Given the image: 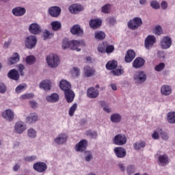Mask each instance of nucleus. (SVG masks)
<instances>
[{"label":"nucleus","mask_w":175,"mask_h":175,"mask_svg":"<svg viewBox=\"0 0 175 175\" xmlns=\"http://www.w3.org/2000/svg\"><path fill=\"white\" fill-rule=\"evenodd\" d=\"M85 46V43L83 40H72L69 41V40L65 38L63 40L62 48L70 49L71 50H75V51H81V47Z\"/></svg>","instance_id":"f257e3e1"},{"label":"nucleus","mask_w":175,"mask_h":175,"mask_svg":"<svg viewBox=\"0 0 175 175\" xmlns=\"http://www.w3.org/2000/svg\"><path fill=\"white\" fill-rule=\"evenodd\" d=\"M143 25V21L140 17H135L133 19L130 20L127 23V27L131 31H135Z\"/></svg>","instance_id":"f03ea898"},{"label":"nucleus","mask_w":175,"mask_h":175,"mask_svg":"<svg viewBox=\"0 0 175 175\" xmlns=\"http://www.w3.org/2000/svg\"><path fill=\"white\" fill-rule=\"evenodd\" d=\"M46 62L51 68H57L59 65V57L57 55H49L46 57Z\"/></svg>","instance_id":"7ed1b4c3"},{"label":"nucleus","mask_w":175,"mask_h":175,"mask_svg":"<svg viewBox=\"0 0 175 175\" xmlns=\"http://www.w3.org/2000/svg\"><path fill=\"white\" fill-rule=\"evenodd\" d=\"M37 42L38 40L35 36H29L25 39V44L27 49H31L36 47Z\"/></svg>","instance_id":"20e7f679"},{"label":"nucleus","mask_w":175,"mask_h":175,"mask_svg":"<svg viewBox=\"0 0 175 175\" xmlns=\"http://www.w3.org/2000/svg\"><path fill=\"white\" fill-rule=\"evenodd\" d=\"M126 140L127 139L125 135L118 134L114 137L113 143L116 146H124V144H126Z\"/></svg>","instance_id":"39448f33"},{"label":"nucleus","mask_w":175,"mask_h":175,"mask_svg":"<svg viewBox=\"0 0 175 175\" xmlns=\"http://www.w3.org/2000/svg\"><path fill=\"white\" fill-rule=\"evenodd\" d=\"M33 169L38 173H43L47 170V164L44 162L39 161L33 165Z\"/></svg>","instance_id":"423d86ee"},{"label":"nucleus","mask_w":175,"mask_h":175,"mask_svg":"<svg viewBox=\"0 0 175 175\" xmlns=\"http://www.w3.org/2000/svg\"><path fill=\"white\" fill-rule=\"evenodd\" d=\"M157 42L155 36L149 35L145 39L144 46L148 50L154 46V44Z\"/></svg>","instance_id":"0eeeda50"},{"label":"nucleus","mask_w":175,"mask_h":175,"mask_svg":"<svg viewBox=\"0 0 175 175\" xmlns=\"http://www.w3.org/2000/svg\"><path fill=\"white\" fill-rule=\"evenodd\" d=\"M68 10L70 13H72V14H77L78 13H80V12L84 10V7L80 4H72L69 6Z\"/></svg>","instance_id":"6e6552de"},{"label":"nucleus","mask_w":175,"mask_h":175,"mask_svg":"<svg viewBox=\"0 0 175 175\" xmlns=\"http://www.w3.org/2000/svg\"><path fill=\"white\" fill-rule=\"evenodd\" d=\"M29 31L32 35H39L42 32V27L38 23H32L29 27Z\"/></svg>","instance_id":"1a4fd4ad"},{"label":"nucleus","mask_w":175,"mask_h":175,"mask_svg":"<svg viewBox=\"0 0 175 175\" xmlns=\"http://www.w3.org/2000/svg\"><path fill=\"white\" fill-rule=\"evenodd\" d=\"M87 96L90 99H95L99 96V90L94 87L89 88L87 90Z\"/></svg>","instance_id":"9d476101"},{"label":"nucleus","mask_w":175,"mask_h":175,"mask_svg":"<svg viewBox=\"0 0 175 175\" xmlns=\"http://www.w3.org/2000/svg\"><path fill=\"white\" fill-rule=\"evenodd\" d=\"M87 146H88V142H87V139H81L78 144H76L75 150L78 152H81L85 151V150L87 148Z\"/></svg>","instance_id":"9b49d317"},{"label":"nucleus","mask_w":175,"mask_h":175,"mask_svg":"<svg viewBox=\"0 0 175 175\" xmlns=\"http://www.w3.org/2000/svg\"><path fill=\"white\" fill-rule=\"evenodd\" d=\"M134 79L137 83H144L147 80V75L143 71H139L134 75Z\"/></svg>","instance_id":"f8f14e48"},{"label":"nucleus","mask_w":175,"mask_h":175,"mask_svg":"<svg viewBox=\"0 0 175 175\" xmlns=\"http://www.w3.org/2000/svg\"><path fill=\"white\" fill-rule=\"evenodd\" d=\"M161 48L165 50L170 49V46H172V38L169 36L163 38L161 40Z\"/></svg>","instance_id":"ddd939ff"},{"label":"nucleus","mask_w":175,"mask_h":175,"mask_svg":"<svg viewBox=\"0 0 175 175\" xmlns=\"http://www.w3.org/2000/svg\"><path fill=\"white\" fill-rule=\"evenodd\" d=\"M27 10L23 7H16L12 10V13L14 16L16 17H21L25 14Z\"/></svg>","instance_id":"4468645a"},{"label":"nucleus","mask_w":175,"mask_h":175,"mask_svg":"<svg viewBox=\"0 0 175 175\" xmlns=\"http://www.w3.org/2000/svg\"><path fill=\"white\" fill-rule=\"evenodd\" d=\"M64 96L66 98V102H68V103H72V102H73V100H75V92H73V90H72V89H70L68 90H66V92H64Z\"/></svg>","instance_id":"2eb2a0df"},{"label":"nucleus","mask_w":175,"mask_h":175,"mask_svg":"<svg viewBox=\"0 0 175 175\" xmlns=\"http://www.w3.org/2000/svg\"><path fill=\"white\" fill-rule=\"evenodd\" d=\"M49 13L51 17H58L61 14V8L58 6L51 7L49 9Z\"/></svg>","instance_id":"dca6fc26"},{"label":"nucleus","mask_w":175,"mask_h":175,"mask_svg":"<svg viewBox=\"0 0 175 175\" xmlns=\"http://www.w3.org/2000/svg\"><path fill=\"white\" fill-rule=\"evenodd\" d=\"M14 129L17 133L21 134L27 130V126L23 122H17L15 124Z\"/></svg>","instance_id":"f3484780"},{"label":"nucleus","mask_w":175,"mask_h":175,"mask_svg":"<svg viewBox=\"0 0 175 175\" xmlns=\"http://www.w3.org/2000/svg\"><path fill=\"white\" fill-rule=\"evenodd\" d=\"M59 88L64 92L72 89V85L68 81L62 79L59 82Z\"/></svg>","instance_id":"a211bd4d"},{"label":"nucleus","mask_w":175,"mask_h":175,"mask_svg":"<svg viewBox=\"0 0 175 175\" xmlns=\"http://www.w3.org/2000/svg\"><path fill=\"white\" fill-rule=\"evenodd\" d=\"M144 64H146V60H144V59L142 57H137L133 63V68H135V69H139V68L144 66Z\"/></svg>","instance_id":"6ab92c4d"},{"label":"nucleus","mask_w":175,"mask_h":175,"mask_svg":"<svg viewBox=\"0 0 175 175\" xmlns=\"http://www.w3.org/2000/svg\"><path fill=\"white\" fill-rule=\"evenodd\" d=\"M8 77L12 80H15V81H17L20 79V75L18 74V71L17 70L12 69L8 73Z\"/></svg>","instance_id":"aec40b11"},{"label":"nucleus","mask_w":175,"mask_h":175,"mask_svg":"<svg viewBox=\"0 0 175 175\" xmlns=\"http://www.w3.org/2000/svg\"><path fill=\"white\" fill-rule=\"evenodd\" d=\"M135 57H136V53L134 52V51L132 49H129L126 52V54L124 57V61L125 62L129 63L133 59H135Z\"/></svg>","instance_id":"412c9836"},{"label":"nucleus","mask_w":175,"mask_h":175,"mask_svg":"<svg viewBox=\"0 0 175 175\" xmlns=\"http://www.w3.org/2000/svg\"><path fill=\"white\" fill-rule=\"evenodd\" d=\"M114 152L118 158H124L126 156V150L125 148L122 147L115 148Z\"/></svg>","instance_id":"4be33fe9"},{"label":"nucleus","mask_w":175,"mask_h":175,"mask_svg":"<svg viewBox=\"0 0 175 175\" xmlns=\"http://www.w3.org/2000/svg\"><path fill=\"white\" fill-rule=\"evenodd\" d=\"M66 140H68V135L65 133L59 134L58 137L55 139V143L57 144H64V143H66Z\"/></svg>","instance_id":"5701e85b"},{"label":"nucleus","mask_w":175,"mask_h":175,"mask_svg":"<svg viewBox=\"0 0 175 175\" xmlns=\"http://www.w3.org/2000/svg\"><path fill=\"white\" fill-rule=\"evenodd\" d=\"M2 117L8 121H12L14 118V113L12 110H5L2 113Z\"/></svg>","instance_id":"b1692460"},{"label":"nucleus","mask_w":175,"mask_h":175,"mask_svg":"<svg viewBox=\"0 0 175 175\" xmlns=\"http://www.w3.org/2000/svg\"><path fill=\"white\" fill-rule=\"evenodd\" d=\"M89 24L92 29H96L102 25V21L100 19H92Z\"/></svg>","instance_id":"393cba45"},{"label":"nucleus","mask_w":175,"mask_h":175,"mask_svg":"<svg viewBox=\"0 0 175 175\" xmlns=\"http://www.w3.org/2000/svg\"><path fill=\"white\" fill-rule=\"evenodd\" d=\"M20 61V55L17 53H14L12 57L8 58L9 65H14Z\"/></svg>","instance_id":"a878e982"},{"label":"nucleus","mask_w":175,"mask_h":175,"mask_svg":"<svg viewBox=\"0 0 175 175\" xmlns=\"http://www.w3.org/2000/svg\"><path fill=\"white\" fill-rule=\"evenodd\" d=\"M70 32L72 35H78V36L83 33V29H81V27L79 25H74L70 29Z\"/></svg>","instance_id":"bb28decb"},{"label":"nucleus","mask_w":175,"mask_h":175,"mask_svg":"<svg viewBox=\"0 0 175 175\" xmlns=\"http://www.w3.org/2000/svg\"><path fill=\"white\" fill-rule=\"evenodd\" d=\"M161 92L162 95L165 96H169L172 94V88L167 85H163L161 88Z\"/></svg>","instance_id":"cd10ccee"},{"label":"nucleus","mask_w":175,"mask_h":175,"mask_svg":"<svg viewBox=\"0 0 175 175\" xmlns=\"http://www.w3.org/2000/svg\"><path fill=\"white\" fill-rule=\"evenodd\" d=\"M83 70L84 75L86 77H91V76H94V75H95V70L89 66H85Z\"/></svg>","instance_id":"c85d7f7f"},{"label":"nucleus","mask_w":175,"mask_h":175,"mask_svg":"<svg viewBox=\"0 0 175 175\" xmlns=\"http://www.w3.org/2000/svg\"><path fill=\"white\" fill-rule=\"evenodd\" d=\"M40 88H43L44 91H49L51 89V81L49 80L42 81L40 83Z\"/></svg>","instance_id":"c756f323"},{"label":"nucleus","mask_w":175,"mask_h":175,"mask_svg":"<svg viewBox=\"0 0 175 175\" xmlns=\"http://www.w3.org/2000/svg\"><path fill=\"white\" fill-rule=\"evenodd\" d=\"M46 100L51 103H55V102L59 100V96L57 93H53L51 96H46Z\"/></svg>","instance_id":"7c9ffc66"},{"label":"nucleus","mask_w":175,"mask_h":175,"mask_svg":"<svg viewBox=\"0 0 175 175\" xmlns=\"http://www.w3.org/2000/svg\"><path fill=\"white\" fill-rule=\"evenodd\" d=\"M118 65V64L117 62L112 60L107 63L106 68L108 70H113V69H116V68H117Z\"/></svg>","instance_id":"2f4dec72"},{"label":"nucleus","mask_w":175,"mask_h":175,"mask_svg":"<svg viewBox=\"0 0 175 175\" xmlns=\"http://www.w3.org/2000/svg\"><path fill=\"white\" fill-rule=\"evenodd\" d=\"M38 120V115L33 113L26 118V121L28 124H33Z\"/></svg>","instance_id":"473e14b6"},{"label":"nucleus","mask_w":175,"mask_h":175,"mask_svg":"<svg viewBox=\"0 0 175 175\" xmlns=\"http://www.w3.org/2000/svg\"><path fill=\"white\" fill-rule=\"evenodd\" d=\"M107 46V42H103V43L100 44L98 46V53H102L103 54H105L106 53Z\"/></svg>","instance_id":"72a5a7b5"},{"label":"nucleus","mask_w":175,"mask_h":175,"mask_svg":"<svg viewBox=\"0 0 175 175\" xmlns=\"http://www.w3.org/2000/svg\"><path fill=\"white\" fill-rule=\"evenodd\" d=\"M95 39H97L98 40H103L105 38H106V33L103 31H96L94 34Z\"/></svg>","instance_id":"f704fd0d"},{"label":"nucleus","mask_w":175,"mask_h":175,"mask_svg":"<svg viewBox=\"0 0 175 175\" xmlns=\"http://www.w3.org/2000/svg\"><path fill=\"white\" fill-rule=\"evenodd\" d=\"M51 25L52 27L53 31H59V29H61V27H62L61 22H58V21L52 22L51 23Z\"/></svg>","instance_id":"c9c22d12"},{"label":"nucleus","mask_w":175,"mask_h":175,"mask_svg":"<svg viewBox=\"0 0 175 175\" xmlns=\"http://www.w3.org/2000/svg\"><path fill=\"white\" fill-rule=\"evenodd\" d=\"M111 121L113 123H118L121 122V115L113 113L111 116Z\"/></svg>","instance_id":"e433bc0d"},{"label":"nucleus","mask_w":175,"mask_h":175,"mask_svg":"<svg viewBox=\"0 0 175 175\" xmlns=\"http://www.w3.org/2000/svg\"><path fill=\"white\" fill-rule=\"evenodd\" d=\"M146 147V143L143 141H140L139 142H135L133 144L134 150H139L140 148H144Z\"/></svg>","instance_id":"4c0bfd02"},{"label":"nucleus","mask_w":175,"mask_h":175,"mask_svg":"<svg viewBox=\"0 0 175 175\" xmlns=\"http://www.w3.org/2000/svg\"><path fill=\"white\" fill-rule=\"evenodd\" d=\"M167 120L170 124H175V112L168 113Z\"/></svg>","instance_id":"58836bf2"},{"label":"nucleus","mask_w":175,"mask_h":175,"mask_svg":"<svg viewBox=\"0 0 175 175\" xmlns=\"http://www.w3.org/2000/svg\"><path fill=\"white\" fill-rule=\"evenodd\" d=\"M159 161L160 163H162L163 165H166V163H169V157H167V155L166 154L160 155L159 157Z\"/></svg>","instance_id":"ea45409f"},{"label":"nucleus","mask_w":175,"mask_h":175,"mask_svg":"<svg viewBox=\"0 0 175 175\" xmlns=\"http://www.w3.org/2000/svg\"><path fill=\"white\" fill-rule=\"evenodd\" d=\"M35 95L33 93H27L20 96L21 100H25L27 99H33Z\"/></svg>","instance_id":"a19ab883"},{"label":"nucleus","mask_w":175,"mask_h":175,"mask_svg":"<svg viewBox=\"0 0 175 175\" xmlns=\"http://www.w3.org/2000/svg\"><path fill=\"white\" fill-rule=\"evenodd\" d=\"M86 136H90L91 139H96L98 137V133L96 131H92L91 130H88L85 131Z\"/></svg>","instance_id":"79ce46f5"},{"label":"nucleus","mask_w":175,"mask_h":175,"mask_svg":"<svg viewBox=\"0 0 175 175\" xmlns=\"http://www.w3.org/2000/svg\"><path fill=\"white\" fill-rule=\"evenodd\" d=\"M24 161L25 162H34V161H36V159H38V157H36V155H33V156H27L25 157H24Z\"/></svg>","instance_id":"37998d69"},{"label":"nucleus","mask_w":175,"mask_h":175,"mask_svg":"<svg viewBox=\"0 0 175 175\" xmlns=\"http://www.w3.org/2000/svg\"><path fill=\"white\" fill-rule=\"evenodd\" d=\"M27 136L31 137V139H35L36 137V131L33 129H29L27 130Z\"/></svg>","instance_id":"c03bdc74"},{"label":"nucleus","mask_w":175,"mask_h":175,"mask_svg":"<svg viewBox=\"0 0 175 175\" xmlns=\"http://www.w3.org/2000/svg\"><path fill=\"white\" fill-rule=\"evenodd\" d=\"M43 36H44V40H46V39H50L53 38L54 36V33H50L49 30H45L43 33Z\"/></svg>","instance_id":"a18cd8bd"},{"label":"nucleus","mask_w":175,"mask_h":175,"mask_svg":"<svg viewBox=\"0 0 175 175\" xmlns=\"http://www.w3.org/2000/svg\"><path fill=\"white\" fill-rule=\"evenodd\" d=\"M113 51H114V45H111L107 42L105 53H107V54H110L113 53Z\"/></svg>","instance_id":"49530a36"},{"label":"nucleus","mask_w":175,"mask_h":175,"mask_svg":"<svg viewBox=\"0 0 175 175\" xmlns=\"http://www.w3.org/2000/svg\"><path fill=\"white\" fill-rule=\"evenodd\" d=\"M163 69H165V63H160L154 67L156 72H161L163 70Z\"/></svg>","instance_id":"de8ad7c7"},{"label":"nucleus","mask_w":175,"mask_h":175,"mask_svg":"<svg viewBox=\"0 0 175 175\" xmlns=\"http://www.w3.org/2000/svg\"><path fill=\"white\" fill-rule=\"evenodd\" d=\"M35 61H36L35 57H33V56H28L26 58V63L28 65H32L33 64L35 63Z\"/></svg>","instance_id":"09e8293b"},{"label":"nucleus","mask_w":175,"mask_h":175,"mask_svg":"<svg viewBox=\"0 0 175 175\" xmlns=\"http://www.w3.org/2000/svg\"><path fill=\"white\" fill-rule=\"evenodd\" d=\"M135 170H136V168H135V166L131 165H129L126 169L127 174H129V175L133 174Z\"/></svg>","instance_id":"8fccbe9b"},{"label":"nucleus","mask_w":175,"mask_h":175,"mask_svg":"<svg viewBox=\"0 0 175 175\" xmlns=\"http://www.w3.org/2000/svg\"><path fill=\"white\" fill-rule=\"evenodd\" d=\"M8 91V88L6 85L3 83H0V94H5Z\"/></svg>","instance_id":"3c124183"},{"label":"nucleus","mask_w":175,"mask_h":175,"mask_svg":"<svg viewBox=\"0 0 175 175\" xmlns=\"http://www.w3.org/2000/svg\"><path fill=\"white\" fill-rule=\"evenodd\" d=\"M24 88H27V85L20 84L16 88L15 91L17 94H20V92H21V90H24Z\"/></svg>","instance_id":"603ef678"},{"label":"nucleus","mask_w":175,"mask_h":175,"mask_svg":"<svg viewBox=\"0 0 175 175\" xmlns=\"http://www.w3.org/2000/svg\"><path fill=\"white\" fill-rule=\"evenodd\" d=\"M114 76H121L124 73V70L122 69H116L111 71Z\"/></svg>","instance_id":"864d4df0"},{"label":"nucleus","mask_w":175,"mask_h":175,"mask_svg":"<svg viewBox=\"0 0 175 175\" xmlns=\"http://www.w3.org/2000/svg\"><path fill=\"white\" fill-rule=\"evenodd\" d=\"M101 10L103 13H105L106 14H107V13H109L110 10V4H106L103 6Z\"/></svg>","instance_id":"5fc2aeb1"},{"label":"nucleus","mask_w":175,"mask_h":175,"mask_svg":"<svg viewBox=\"0 0 175 175\" xmlns=\"http://www.w3.org/2000/svg\"><path fill=\"white\" fill-rule=\"evenodd\" d=\"M17 68L21 75L24 76V72L23 70L25 69V66H24V65H23L22 64H20L17 66Z\"/></svg>","instance_id":"6e6d98bb"},{"label":"nucleus","mask_w":175,"mask_h":175,"mask_svg":"<svg viewBox=\"0 0 175 175\" xmlns=\"http://www.w3.org/2000/svg\"><path fill=\"white\" fill-rule=\"evenodd\" d=\"M150 6L152 8V9H156V10L160 8L159 3L155 1H151Z\"/></svg>","instance_id":"4d7b16f0"},{"label":"nucleus","mask_w":175,"mask_h":175,"mask_svg":"<svg viewBox=\"0 0 175 175\" xmlns=\"http://www.w3.org/2000/svg\"><path fill=\"white\" fill-rule=\"evenodd\" d=\"M154 33L156 35H161L162 34V27H161V26H157L154 28Z\"/></svg>","instance_id":"13d9d810"},{"label":"nucleus","mask_w":175,"mask_h":175,"mask_svg":"<svg viewBox=\"0 0 175 175\" xmlns=\"http://www.w3.org/2000/svg\"><path fill=\"white\" fill-rule=\"evenodd\" d=\"M98 103L101 107H103V110H109V108L107 107V103H106V102L99 101Z\"/></svg>","instance_id":"bf43d9fd"},{"label":"nucleus","mask_w":175,"mask_h":175,"mask_svg":"<svg viewBox=\"0 0 175 175\" xmlns=\"http://www.w3.org/2000/svg\"><path fill=\"white\" fill-rule=\"evenodd\" d=\"M166 55V54H165V51H159L157 52V57L158 58H165V56Z\"/></svg>","instance_id":"052dcab7"},{"label":"nucleus","mask_w":175,"mask_h":175,"mask_svg":"<svg viewBox=\"0 0 175 175\" xmlns=\"http://www.w3.org/2000/svg\"><path fill=\"white\" fill-rule=\"evenodd\" d=\"M29 105L31 109H36L38 107V103L33 100L29 101Z\"/></svg>","instance_id":"680f3d73"},{"label":"nucleus","mask_w":175,"mask_h":175,"mask_svg":"<svg viewBox=\"0 0 175 175\" xmlns=\"http://www.w3.org/2000/svg\"><path fill=\"white\" fill-rule=\"evenodd\" d=\"M160 135L163 140H167L169 139V135L165 132H161Z\"/></svg>","instance_id":"e2e57ef3"},{"label":"nucleus","mask_w":175,"mask_h":175,"mask_svg":"<svg viewBox=\"0 0 175 175\" xmlns=\"http://www.w3.org/2000/svg\"><path fill=\"white\" fill-rule=\"evenodd\" d=\"M72 69L74 70L75 76H80V69H79V68L74 67Z\"/></svg>","instance_id":"0e129e2a"},{"label":"nucleus","mask_w":175,"mask_h":175,"mask_svg":"<svg viewBox=\"0 0 175 175\" xmlns=\"http://www.w3.org/2000/svg\"><path fill=\"white\" fill-rule=\"evenodd\" d=\"M152 139H154V140H158V139H159V134L158 133V132L154 131L152 135Z\"/></svg>","instance_id":"69168bd1"},{"label":"nucleus","mask_w":175,"mask_h":175,"mask_svg":"<svg viewBox=\"0 0 175 175\" xmlns=\"http://www.w3.org/2000/svg\"><path fill=\"white\" fill-rule=\"evenodd\" d=\"M109 23L111 25H114V24H116V19L114 18H109Z\"/></svg>","instance_id":"338daca9"},{"label":"nucleus","mask_w":175,"mask_h":175,"mask_svg":"<svg viewBox=\"0 0 175 175\" xmlns=\"http://www.w3.org/2000/svg\"><path fill=\"white\" fill-rule=\"evenodd\" d=\"M162 9H166L167 8V3L166 1H163L161 5Z\"/></svg>","instance_id":"774afa93"}]
</instances>
